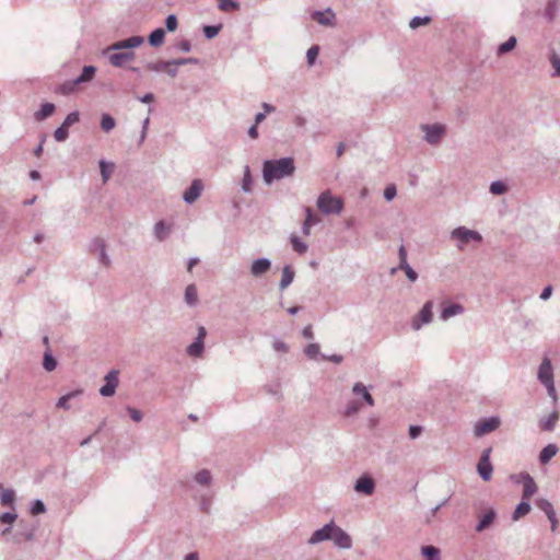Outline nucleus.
Instances as JSON below:
<instances>
[{
    "mask_svg": "<svg viewBox=\"0 0 560 560\" xmlns=\"http://www.w3.org/2000/svg\"><path fill=\"white\" fill-rule=\"evenodd\" d=\"M79 84V82H75V79L66 81L58 88V92L63 95H69L75 91Z\"/></svg>",
    "mask_w": 560,
    "mask_h": 560,
    "instance_id": "45",
    "label": "nucleus"
},
{
    "mask_svg": "<svg viewBox=\"0 0 560 560\" xmlns=\"http://www.w3.org/2000/svg\"><path fill=\"white\" fill-rule=\"evenodd\" d=\"M81 394H82V390H81V389H75V390H73V392H70V393H68V394H66V395L61 396V397L58 399V401H57L56 406H57L58 408H61V409L68 410V409H70L69 400H70V399H72V398H74V397L80 396Z\"/></svg>",
    "mask_w": 560,
    "mask_h": 560,
    "instance_id": "33",
    "label": "nucleus"
},
{
    "mask_svg": "<svg viewBox=\"0 0 560 560\" xmlns=\"http://www.w3.org/2000/svg\"><path fill=\"white\" fill-rule=\"evenodd\" d=\"M218 7L221 11L238 10L240 3L236 0H219Z\"/></svg>",
    "mask_w": 560,
    "mask_h": 560,
    "instance_id": "50",
    "label": "nucleus"
},
{
    "mask_svg": "<svg viewBox=\"0 0 560 560\" xmlns=\"http://www.w3.org/2000/svg\"><path fill=\"white\" fill-rule=\"evenodd\" d=\"M178 21L175 14H170L165 20V27L168 32H174L177 28Z\"/></svg>",
    "mask_w": 560,
    "mask_h": 560,
    "instance_id": "57",
    "label": "nucleus"
},
{
    "mask_svg": "<svg viewBox=\"0 0 560 560\" xmlns=\"http://www.w3.org/2000/svg\"><path fill=\"white\" fill-rule=\"evenodd\" d=\"M352 393L355 396H360L368 406L373 407L375 405L373 396L363 383H355L352 387Z\"/></svg>",
    "mask_w": 560,
    "mask_h": 560,
    "instance_id": "21",
    "label": "nucleus"
},
{
    "mask_svg": "<svg viewBox=\"0 0 560 560\" xmlns=\"http://www.w3.org/2000/svg\"><path fill=\"white\" fill-rule=\"evenodd\" d=\"M431 21V18L430 16H415L410 20L409 22V27L415 30L421 25H425L428 23H430Z\"/></svg>",
    "mask_w": 560,
    "mask_h": 560,
    "instance_id": "52",
    "label": "nucleus"
},
{
    "mask_svg": "<svg viewBox=\"0 0 560 560\" xmlns=\"http://www.w3.org/2000/svg\"><path fill=\"white\" fill-rule=\"evenodd\" d=\"M88 252L97 257L98 262L104 267L110 266V258L106 253V243L101 237H94L88 245Z\"/></svg>",
    "mask_w": 560,
    "mask_h": 560,
    "instance_id": "7",
    "label": "nucleus"
},
{
    "mask_svg": "<svg viewBox=\"0 0 560 560\" xmlns=\"http://www.w3.org/2000/svg\"><path fill=\"white\" fill-rule=\"evenodd\" d=\"M500 423L501 422L498 417H490L488 419L480 420L475 424L474 434L478 438L483 436L497 430Z\"/></svg>",
    "mask_w": 560,
    "mask_h": 560,
    "instance_id": "12",
    "label": "nucleus"
},
{
    "mask_svg": "<svg viewBox=\"0 0 560 560\" xmlns=\"http://www.w3.org/2000/svg\"><path fill=\"white\" fill-rule=\"evenodd\" d=\"M56 106L52 103H44L40 109L34 114V118L37 121H42L55 113Z\"/></svg>",
    "mask_w": 560,
    "mask_h": 560,
    "instance_id": "29",
    "label": "nucleus"
},
{
    "mask_svg": "<svg viewBox=\"0 0 560 560\" xmlns=\"http://www.w3.org/2000/svg\"><path fill=\"white\" fill-rule=\"evenodd\" d=\"M354 491L364 495H372L375 491V481L369 475H363L357 479Z\"/></svg>",
    "mask_w": 560,
    "mask_h": 560,
    "instance_id": "16",
    "label": "nucleus"
},
{
    "mask_svg": "<svg viewBox=\"0 0 560 560\" xmlns=\"http://www.w3.org/2000/svg\"><path fill=\"white\" fill-rule=\"evenodd\" d=\"M272 347L278 352H288L289 351L288 345L280 339H275L272 342Z\"/></svg>",
    "mask_w": 560,
    "mask_h": 560,
    "instance_id": "62",
    "label": "nucleus"
},
{
    "mask_svg": "<svg viewBox=\"0 0 560 560\" xmlns=\"http://www.w3.org/2000/svg\"><path fill=\"white\" fill-rule=\"evenodd\" d=\"M361 407L362 405L355 400L349 401L345 408L343 413L346 417H352L360 411Z\"/></svg>",
    "mask_w": 560,
    "mask_h": 560,
    "instance_id": "49",
    "label": "nucleus"
},
{
    "mask_svg": "<svg viewBox=\"0 0 560 560\" xmlns=\"http://www.w3.org/2000/svg\"><path fill=\"white\" fill-rule=\"evenodd\" d=\"M558 420H559L558 411H552L547 418L541 419L539 421V428L542 431L551 432V431H553Z\"/></svg>",
    "mask_w": 560,
    "mask_h": 560,
    "instance_id": "28",
    "label": "nucleus"
},
{
    "mask_svg": "<svg viewBox=\"0 0 560 560\" xmlns=\"http://www.w3.org/2000/svg\"><path fill=\"white\" fill-rule=\"evenodd\" d=\"M490 192L493 195H502L508 190V186L502 180H494L490 184Z\"/></svg>",
    "mask_w": 560,
    "mask_h": 560,
    "instance_id": "48",
    "label": "nucleus"
},
{
    "mask_svg": "<svg viewBox=\"0 0 560 560\" xmlns=\"http://www.w3.org/2000/svg\"><path fill=\"white\" fill-rule=\"evenodd\" d=\"M185 301L188 305L192 306L198 301L197 289L195 284H189L185 290Z\"/></svg>",
    "mask_w": 560,
    "mask_h": 560,
    "instance_id": "40",
    "label": "nucleus"
},
{
    "mask_svg": "<svg viewBox=\"0 0 560 560\" xmlns=\"http://www.w3.org/2000/svg\"><path fill=\"white\" fill-rule=\"evenodd\" d=\"M96 73V68L94 66H84L81 74L75 78V82L80 84L90 82Z\"/></svg>",
    "mask_w": 560,
    "mask_h": 560,
    "instance_id": "32",
    "label": "nucleus"
},
{
    "mask_svg": "<svg viewBox=\"0 0 560 560\" xmlns=\"http://www.w3.org/2000/svg\"><path fill=\"white\" fill-rule=\"evenodd\" d=\"M170 233V228L165 225L163 221H159L154 225V235L159 241H163Z\"/></svg>",
    "mask_w": 560,
    "mask_h": 560,
    "instance_id": "42",
    "label": "nucleus"
},
{
    "mask_svg": "<svg viewBox=\"0 0 560 560\" xmlns=\"http://www.w3.org/2000/svg\"><path fill=\"white\" fill-rule=\"evenodd\" d=\"M290 242L292 244V247L293 249L298 253V254H304L306 253L308 246L305 242H303L300 237L295 236V235H291L290 237Z\"/></svg>",
    "mask_w": 560,
    "mask_h": 560,
    "instance_id": "44",
    "label": "nucleus"
},
{
    "mask_svg": "<svg viewBox=\"0 0 560 560\" xmlns=\"http://www.w3.org/2000/svg\"><path fill=\"white\" fill-rule=\"evenodd\" d=\"M295 272L292 268V266L287 265L282 269L281 279L279 282V289L284 290L287 289L294 280Z\"/></svg>",
    "mask_w": 560,
    "mask_h": 560,
    "instance_id": "26",
    "label": "nucleus"
},
{
    "mask_svg": "<svg viewBox=\"0 0 560 560\" xmlns=\"http://www.w3.org/2000/svg\"><path fill=\"white\" fill-rule=\"evenodd\" d=\"M550 62L552 65V68L555 69V72L552 73L553 77H560V57L556 54H552L550 56Z\"/></svg>",
    "mask_w": 560,
    "mask_h": 560,
    "instance_id": "58",
    "label": "nucleus"
},
{
    "mask_svg": "<svg viewBox=\"0 0 560 560\" xmlns=\"http://www.w3.org/2000/svg\"><path fill=\"white\" fill-rule=\"evenodd\" d=\"M221 27H222L221 24H219V25H206L203 27V34H205L206 38L207 39L214 38L219 34Z\"/></svg>",
    "mask_w": 560,
    "mask_h": 560,
    "instance_id": "51",
    "label": "nucleus"
},
{
    "mask_svg": "<svg viewBox=\"0 0 560 560\" xmlns=\"http://www.w3.org/2000/svg\"><path fill=\"white\" fill-rule=\"evenodd\" d=\"M536 506L541 510L547 517L549 516H552L553 514H556V511L553 509V505L552 503L547 500V499H544V498H539L536 500Z\"/></svg>",
    "mask_w": 560,
    "mask_h": 560,
    "instance_id": "36",
    "label": "nucleus"
},
{
    "mask_svg": "<svg viewBox=\"0 0 560 560\" xmlns=\"http://www.w3.org/2000/svg\"><path fill=\"white\" fill-rule=\"evenodd\" d=\"M495 517V511L493 509L488 510L476 525V532L481 533L489 528L494 522Z\"/></svg>",
    "mask_w": 560,
    "mask_h": 560,
    "instance_id": "24",
    "label": "nucleus"
},
{
    "mask_svg": "<svg viewBox=\"0 0 560 560\" xmlns=\"http://www.w3.org/2000/svg\"><path fill=\"white\" fill-rule=\"evenodd\" d=\"M433 319V301H427L419 313L412 318L411 327L413 330H420L423 325H428Z\"/></svg>",
    "mask_w": 560,
    "mask_h": 560,
    "instance_id": "8",
    "label": "nucleus"
},
{
    "mask_svg": "<svg viewBox=\"0 0 560 560\" xmlns=\"http://www.w3.org/2000/svg\"><path fill=\"white\" fill-rule=\"evenodd\" d=\"M36 527L33 525L24 526L13 535V542L20 544L22 541H32L35 539Z\"/></svg>",
    "mask_w": 560,
    "mask_h": 560,
    "instance_id": "20",
    "label": "nucleus"
},
{
    "mask_svg": "<svg viewBox=\"0 0 560 560\" xmlns=\"http://www.w3.org/2000/svg\"><path fill=\"white\" fill-rule=\"evenodd\" d=\"M105 384L100 388V394L103 397H110L115 394L118 386V371L112 370L104 377Z\"/></svg>",
    "mask_w": 560,
    "mask_h": 560,
    "instance_id": "13",
    "label": "nucleus"
},
{
    "mask_svg": "<svg viewBox=\"0 0 560 560\" xmlns=\"http://www.w3.org/2000/svg\"><path fill=\"white\" fill-rule=\"evenodd\" d=\"M202 189L203 184L201 179H194L183 194V200L188 205L194 203L200 197Z\"/></svg>",
    "mask_w": 560,
    "mask_h": 560,
    "instance_id": "17",
    "label": "nucleus"
},
{
    "mask_svg": "<svg viewBox=\"0 0 560 560\" xmlns=\"http://www.w3.org/2000/svg\"><path fill=\"white\" fill-rule=\"evenodd\" d=\"M194 481L201 486V487H205V488H210V486L212 485V474L209 469H201L199 471H197L194 477H192Z\"/></svg>",
    "mask_w": 560,
    "mask_h": 560,
    "instance_id": "25",
    "label": "nucleus"
},
{
    "mask_svg": "<svg viewBox=\"0 0 560 560\" xmlns=\"http://www.w3.org/2000/svg\"><path fill=\"white\" fill-rule=\"evenodd\" d=\"M138 46H140V35H135L113 44L104 54L107 55L112 66L137 71V68L131 67L130 62L136 59V54L131 49Z\"/></svg>",
    "mask_w": 560,
    "mask_h": 560,
    "instance_id": "1",
    "label": "nucleus"
},
{
    "mask_svg": "<svg viewBox=\"0 0 560 560\" xmlns=\"http://www.w3.org/2000/svg\"><path fill=\"white\" fill-rule=\"evenodd\" d=\"M46 512V506L42 500H34L31 505V513L33 515L43 514Z\"/></svg>",
    "mask_w": 560,
    "mask_h": 560,
    "instance_id": "54",
    "label": "nucleus"
},
{
    "mask_svg": "<svg viewBox=\"0 0 560 560\" xmlns=\"http://www.w3.org/2000/svg\"><path fill=\"white\" fill-rule=\"evenodd\" d=\"M558 452H559V447L556 444L550 443V444L546 445L539 453L540 464L546 465L547 463H549V460L553 456H556Z\"/></svg>",
    "mask_w": 560,
    "mask_h": 560,
    "instance_id": "27",
    "label": "nucleus"
},
{
    "mask_svg": "<svg viewBox=\"0 0 560 560\" xmlns=\"http://www.w3.org/2000/svg\"><path fill=\"white\" fill-rule=\"evenodd\" d=\"M530 510H532V506H530L529 500L523 499L522 502H520L516 505V509L512 514V520L518 521L521 517L527 515L530 512Z\"/></svg>",
    "mask_w": 560,
    "mask_h": 560,
    "instance_id": "30",
    "label": "nucleus"
},
{
    "mask_svg": "<svg viewBox=\"0 0 560 560\" xmlns=\"http://www.w3.org/2000/svg\"><path fill=\"white\" fill-rule=\"evenodd\" d=\"M177 71H178V65L176 63V61L170 60L165 72L171 77H175L177 74Z\"/></svg>",
    "mask_w": 560,
    "mask_h": 560,
    "instance_id": "63",
    "label": "nucleus"
},
{
    "mask_svg": "<svg viewBox=\"0 0 560 560\" xmlns=\"http://www.w3.org/2000/svg\"><path fill=\"white\" fill-rule=\"evenodd\" d=\"M100 125L104 132H109L115 128L116 121H115L114 117L110 116L109 114H103L101 117Z\"/></svg>",
    "mask_w": 560,
    "mask_h": 560,
    "instance_id": "39",
    "label": "nucleus"
},
{
    "mask_svg": "<svg viewBox=\"0 0 560 560\" xmlns=\"http://www.w3.org/2000/svg\"><path fill=\"white\" fill-rule=\"evenodd\" d=\"M164 37L165 31L159 27L149 35L148 42L152 47H159L163 44Z\"/></svg>",
    "mask_w": 560,
    "mask_h": 560,
    "instance_id": "34",
    "label": "nucleus"
},
{
    "mask_svg": "<svg viewBox=\"0 0 560 560\" xmlns=\"http://www.w3.org/2000/svg\"><path fill=\"white\" fill-rule=\"evenodd\" d=\"M177 49L184 51V52H189L191 50V44L189 40L187 39H183L180 40L179 43L176 44L175 46Z\"/></svg>",
    "mask_w": 560,
    "mask_h": 560,
    "instance_id": "64",
    "label": "nucleus"
},
{
    "mask_svg": "<svg viewBox=\"0 0 560 560\" xmlns=\"http://www.w3.org/2000/svg\"><path fill=\"white\" fill-rule=\"evenodd\" d=\"M312 19L323 26H334L336 14L331 8H327L324 11H313L311 14Z\"/></svg>",
    "mask_w": 560,
    "mask_h": 560,
    "instance_id": "18",
    "label": "nucleus"
},
{
    "mask_svg": "<svg viewBox=\"0 0 560 560\" xmlns=\"http://www.w3.org/2000/svg\"><path fill=\"white\" fill-rule=\"evenodd\" d=\"M168 61H158L148 65V68L156 72H165Z\"/></svg>",
    "mask_w": 560,
    "mask_h": 560,
    "instance_id": "59",
    "label": "nucleus"
},
{
    "mask_svg": "<svg viewBox=\"0 0 560 560\" xmlns=\"http://www.w3.org/2000/svg\"><path fill=\"white\" fill-rule=\"evenodd\" d=\"M557 11H558L557 1L556 0H549L547 5H546V9H545V16L549 21H553L556 15H557Z\"/></svg>",
    "mask_w": 560,
    "mask_h": 560,
    "instance_id": "46",
    "label": "nucleus"
},
{
    "mask_svg": "<svg viewBox=\"0 0 560 560\" xmlns=\"http://www.w3.org/2000/svg\"><path fill=\"white\" fill-rule=\"evenodd\" d=\"M252 186H253V179H252L250 168L248 165H246L244 167V175H243V179H242V190L244 192H250Z\"/></svg>",
    "mask_w": 560,
    "mask_h": 560,
    "instance_id": "41",
    "label": "nucleus"
},
{
    "mask_svg": "<svg viewBox=\"0 0 560 560\" xmlns=\"http://www.w3.org/2000/svg\"><path fill=\"white\" fill-rule=\"evenodd\" d=\"M294 172L295 165L292 158L266 160L262 164V178L266 185H271L275 180L290 177Z\"/></svg>",
    "mask_w": 560,
    "mask_h": 560,
    "instance_id": "2",
    "label": "nucleus"
},
{
    "mask_svg": "<svg viewBox=\"0 0 560 560\" xmlns=\"http://www.w3.org/2000/svg\"><path fill=\"white\" fill-rule=\"evenodd\" d=\"M398 269L405 271L406 277L408 278L409 281H417L418 273L412 269V267L409 264L405 266H398Z\"/></svg>",
    "mask_w": 560,
    "mask_h": 560,
    "instance_id": "55",
    "label": "nucleus"
},
{
    "mask_svg": "<svg viewBox=\"0 0 560 560\" xmlns=\"http://www.w3.org/2000/svg\"><path fill=\"white\" fill-rule=\"evenodd\" d=\"M80 120V114L79 112L74 110V112H71L63 120V122L61 124V126H59L55 132H54V138L56 139V141L58 142H63L68 139L69 137V127H71L72 125L77 124L78 121Z\"/></svg>",
    "mask_w": 560,
    "mask_h": 560,
    "instance_id": "9",
    "label": "nucleus"
},
{
    "mask_svg": "<svg viewBox=\"0 0 560 560\" xmlns=\"http://www.w3.org/2000/svg\"><path fill=\"white\" fill-rule=\"evenodd\" d=\"M334 521L328 524H325L322 528L316 529L312 536L308 538L307 542L310 545H316L325 540H331V534L334 530Z\"/></svg>",
    "mask_w": 560,
    "mask_h": 560,
    "instance_id": "15",
    "label": "nucleus"
},
{
    "mask_svg": "<svg viewBox=\"0 0 560 560\" xmlns=\"http://www.w3.org/2000/svg\"><path fill=\"white\" fill-rule=\"evenodd\" d=\"M537 377L539 382L546 387L547 393L552 401L557 402L558 396L555 387L553 371L551 362L548 358L542 359L538 369Z\"/></svg>",
    "mask_w": 560,
    "mask_h": 560,
    "instance_id": "3",
    "label": "nucleus"
},
{
    "mask_svg": "<svg viewBox=\"0 0 560 560\" xmlns=\"http://www.w3.org/2000/svg\"><path fill=\"white\" fill-rule=\"evenodd\" d=\"M207 336V329L203 326L198 327V335L192 343H190L186 352L191 358H200L205 351V338Z\"/></svg>",
    "mask_w": 560,
    "mask_h": 560,
    "instance_id": "10",
    "label": "nucleus"
},
{
    "mask_svg": "<svg viewBox=\"0 0 560 560\" xmlns=\"http://www.w3.org/2000/svg\"><path fill=\"white\" fill-rule=\"evenodd\" d=\"M537 492V485L528 474L523 476V498L529 500Z\"/></svg>",
    "mask_w": 560,
    "mask_h": 560,
    "instance_id": "23",
    "label": "nucleus"
},
{
    "mask_svg": "<svg viewBox=\"0 0 560 560\" xmlns=\"http://www.w3.org/2000/svg\"><path fill=\"white\" fill-rule=\"evenodd\" d=\"M464 311H465V308L462 304L452 303L450 305H445L442 307L440 317L442 320H448L450 318H452L454 316L462 315L464 313Z\"/></svg>",
    "mask_w": 560,
    "mask_h": 560,
    "instance_id": "22",
    "label": "nucleus"
},
{
    "mask_svg": "<svg viewBox=\"0 0 560 560\" xmlns=\"http://www.w3.org/2000/svg\"><path fill=\"white\" fill-rule=\"evenodd\" d=\"M270 268L271 261L268 258H258L250 265V275L258 278L268 272Z\"/></svg>",
    "mask_w": 560,
    "mask_h": 560,
    "instance_id": "19",
    "label": "nucleus"
},
{
    "mask_svg": "<svg viewBox=\"0 0 560 560\" xmlns=\"http://www.w3.org/2000/svg\"><path fill=\"white\" fill-rule=\"evenodd\" d=\"M452 240L457 241V247L463 249L466 244L469 242H481L482 236L477 232L469 230L465 226H458L454 229L450 234Z\"/></svg>",
    "mask_w": 560,
    "mask_h": 560,
    "instance_id": "5",
    "label": "nucleus"
},
{
    "mask_svg": "<svg viewBox=\"0 0 560 560\" xmlns=\"http://www.w3.org/2000/svg\"><path fill=\"white\" fill-rule=\"evenodd\" d=\"M317 208L325 215L339 214L343 209V200L340 197H334L329 190H326L318 196Z\"/></svg>",
    "mask_w": 560,
    "mask_h": 560,
    "instance_id": "4",
    "label": "nucleus"
},
{
    "mask_svg": "<svg viewBox=\"0 0 560 560\" xmlns=\"http://www.w3.org/2000/svg\"><path fill=\"white\" fill-rule=\"evenodd\" d=\"M56 366H57V360L55 359L52 353L49 350H47L43 357V368L47 372H51L56 369Z\"/></svg>",
    "mask_w": 560,
    "mask_h": 560,
    "instance_id": "37",
    "label": "nucleus"
},
{
    "mask_svg": "<svg viewBox=\"0 0 560 560\" xmlns=\"http://www.w3.org/2000/svg\"><path fill=\"white\" fill-rule=\"evenodd\" d=\"M14 501V491L12 489H4L0 493V502L2 505H12Z\"/></svg>",
    "mask_w": 560,
    "mask_h": 560,
    "instance_id": "47",
    "label": "nucleus"
},
{
    "mask_svg": "<svg viewBox=\"0 0 560 560\" xmlns=\"http://www.w3.org/2000/svg\"><path fill=\"white\" fill-rule=\"evenodd\" d=\"M194 498L199 501L200 510L205 513L210 512L212 494H194Z\"/></svg>",
    "mask_w": 560,
    "mask_h": 560,
    "instance_id": "38",
    "label": "nucleus"
},
{
    "mask_svg": "<svg viewBox=\"0 0 560 560\" xmlns=\"http://www.w3.org/2000/svg\"><path fill=\"white\" fill-rule=\"evenodd\" d=\"M18 518L15 513L4 512L0 515V523L12 524Z\"/></svg>",
    "mask_w": 560,
    "mask_h": 560,
    "instance_id": "60",
    "label": "nucleus"
},
{
    "mask_svg": "<svg viewBox=\"0 0 560 560\" xmlns=\"http://www.w3.org/2000/svg\"><path fill=\"white\" fill-rule=\"evenodd\" d=\"M440 549L435 546H423L421 548V555L425 558V560H441L440 558Z\"/></svg>",
    "mask_w": 560,
    "mask_h": 560,
    "instance_id": "35",
    "label": "nucleus"
},
{
    "mask_svg": "<svg viewBox=\"0 0 560 560\" xmlns=\"http://www.w3.org/2000/svg\"><path fill=\"white\" fill-rule=\"evenodd\" d=\"M304 353L310 359H316L319 355V345L310 343L304 348Z\"/></svg>",
    "mask_w": 560,
    "mask_h": 560,
    "instance_id": "53",
    "label": "nucleus"
},
{
    "mask_svg": "<svg viewBox=\"0 0 560 560\" xmlns=\"http://www.w3.org/2000/svg\"><path fill=\"white\" fill-rule=\"evenodd\" d=\"M100 170H101L102 180L105 184L110 178V176L115 170V164L112 162H106L105 160H101L100 161Z\"/></svg>",
    "mask_w": 560,
    "mask_h": 560,
    "instance_id": "31",
    "label": "nucleus"
},
{
    "mask_svg": "<svg viewBox=\"0 0 560 560\" xmlns=\"http://www.w3.org/2000/svg\"><path fill=\"white\" fill-rule=\"evenodd\" d=\"M420 128L424 132L423 140L431 145L439 144L446 133V127L442 124H423Z\"/></svg>",
    "mask_w": 560,
    "mask_h": 560,
    "instance_id": "6",
    "label": "nucleus"
},
{
    "mask_svg": "<svg viewBox=\"0 0 560 560\" xmlns=\"http://www.w3.org/2000/svg\"><path fill=\"white\" fill-rule=\"evenodd\" d=\"M491 448L483 450L481 457L477 465V471L482 480L489 481L492 477L493 467L490 463Z\"/></svg>",
    "mask_w": 560,
    "mask_h": 560,
    "instance_id": "11",
    "label": "nucleus"
},
{
    "mask_svg": "<svg viewBox=\"0 0 560 560\" xmlns=\"http://www.w3.org/2000/svg\"><path fill=\"white\" fill-rule=\"evenodd\" d=\"M516 43H517L516 37L511 36L506 42L499 45L497 54L504 55V54L511 51L516 46Z\"/></svg>",
    "mask_w": 560,
    "mask_h": 560,
    "instance_id": "43",
    "label": "nucleus"
},
{
    "mask_svg": "<svg viewBox=\"0 0 560 560\" xmlns=\"http://www.w3.org/2000/svg\"><path fill=\"white\" fill-rule=\"evenodd\" d=\"M397 195V189L395 187V185H388L385 189H384V198L387 200V201H390L393 200Z\"/></svg>",
    "mask_w": 560,
    "mask_h": 560,
    "instance_id": "61",
    "label": "nucleus"
},
{
    "mask_svg": "<svg viewBox=\"0 0 560 560\" xmlns=\"http://www.w3.org/2000/svg\"><path fill=\"white\" fill-rule=\"evenodd\" d=\"M331 540L334 541L336 547L341 549H350L352 547L351 536L341 527L337 526L335 523L334 530L331 534Z\"/></svg>",
    "mask_w": 560,
    "mask_h": 560,
    "instance_id": "14",
    "label": "nucleus"
},
{
    "mask_svg": "<svg viewBox=\"0 0 560 560\" xmlns=\"http://www.w3.org/2000/svg\"><path fill=\"white\" fill-rule=\"evenodd\" d=\"M319 52L318 46H312L306 52V60L310 66H313Z\"/></svg>",
    "mask_w": 560,
    "mask_h": 560,
    "instance_id": "56",
    "label": "nucleus"
}]
</instances>
